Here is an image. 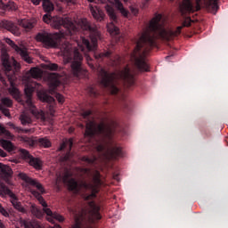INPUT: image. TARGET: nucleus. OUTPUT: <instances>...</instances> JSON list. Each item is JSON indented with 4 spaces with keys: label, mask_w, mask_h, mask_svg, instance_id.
<instances>
[{
    "label": "nucleus",
    "mask_w": 228,
    "mask_h": 228,
    "mask_svg": "<svg viewBox=\"0 0 228 228\" xmlns=\"http://www.w3.org/2000/svg\"><path fill=\"white\" fill-rule=\"evenodd\" d=\"M191 20H185L183 26L177 27L175 30H167L163 22V15L156 14L150 21L147 30L142 34L136 42L135 48L132 53L135 67L142 72H149V64L145 61L146 56L151 53L152 47H156V39L172 40L175 37H179L183 28H190Z\"/></svg>",
    "instance_id": "nucleus-1"
},
{
    "label": "nucleus",
    "mask_w": 228,
    "mask_h": 228,
    "mask_svg": "<svg viewBox=\"0 0 228 228\" xmlns=\"http://www.w3.org/2000/svg\"><path fill=\"white\" fill-rule=\"evenodd\" d=\"M92 115H94V112L91 110L82 112V117L86 120L85 134L88 138H94V136L102 138V142L95 147L97 152L102 154L105 159H118V158H122L124 156L122 147L113 141V135L117 133L118 123L107 118V122L109 123L102 121L101 124L97 125Z\"/></svg>",
    "instance_id": "nucleus-2"
},
{
    "label": "nucleus",
    "mask_w": 228,
    "mask_h": 228,
    "mask_svg": "<svg viewBox=\"0 0 228 228\" xmlns=\"http://www.w3.org/2000/svg\"><path fill=\"white\" fill-rule=\"evenodd\" d=\"M80 28L88 33L90 40L81 37L82 45L77 44V47L72 46L69 43H65L62 45L61 51L66 63H70V69L75 77H85L88 71L83 68V53L85 51H95L98 46V42L101 40V32L97 28V25L90 24L86 20H80ZM81 51V52H80Z\"/></svg>",
    "instance_id": "nucleus-3"
},
{
    "label": "nucleus",
    "mask_w": 228,
    "mask_h": 228,
    "mask_svg": "<svg viewBox=\"0 0 228 228\" xmlns=\"http://www.w3.org/2000/svg\"><path fill=\"white\" fill-rule=\"evenodd\" d=\"M103 183L101 179V173L99 171L94 172L93 175V183H86V182H81L77 183L76 179L71 178L69 180V188L71 190V191H75L76 193L79 192L81 188H84V190H86L87 191H90V193L84 194V200H90L88 202V206L90 208L89 210V222L90 224H94L95 220H101L102 218V216H101V206L97 205L94 199H97V194L99 191H101V186H102Z\"/></svg>",
    "instance_id": "nucleus-4"
},
{
    "label": "nucleus",
    "mask_w": 228,
    "mask_h": 228,
    "mask_svg": "<svg viewBox=\"0 0 228 228\" xmlns=\"http://www.w3.org/2000/svg\"><path fill=\"white\" fill-rule=\"evenodd\" d=\"M42 0H31V3L35 4V6H38ZM43 8L45 12H46V14L43 16L44 22H46V24H51L53 28H55V29H61V28H64L68 33V35H76L77 31H79V28H77V25L72 21V19L69 17H58V16H51L49 13L54 10V4L50 0H43Z\"/></svg>",
    "instance_id": "nucleus-5"
},
{
    "label": "nucleus",
    "mask_w": 228,
    "mask_h": 228,
    "mask_svg": "<svg viewBox=\"0 0 228 228\" xmlns=\"http://www.w3.org/2000/svg\"><path fill=\"white\" fill-rule=\"evenodd\" d=\"M32 195H35L37 198V200L43 206V210L37 208L36 206L31 207V213L36 216L37 218H43L44 214L47 215L49 216L47 218L48 222H51V224H54V220H57L58 222H64L65 217L63 216L58 214V213H53V210L51 208H47V203L45 202V200H44V197L40 195V192L37 191H32Z\"/></svg>",
    "instance_id": "nucleus-6"
},
{
    "label": "nucleus",
    "mask_w": 228,
    "mask_h": 228,
    "mask_svg": "<svg viewBox=\"0 0 228 228\" xmlns=\"http://www.w3.org/2000/svg\"><path fill=\"white\" fill-rule=\"evenodd\" d=\"M206 7L211 13L216 14L218 12V0H203ZM196 4H193L192 0H183L180 10L183 14L184 13H193L194 12H199L200 10V4H202V0H195Z\"/></svg>",
    "instance_id": "nucleus-7"
},
{
    "label": "nucleus",
    "mask_w": 228,
    "mask_h": 228,
    "mask_svg": "<svg viewBox=\"0 0 228 228\" xmlns=\"http://www.w3.org/2000/svg\"><path fill=\"white\" fill-rule=\"evenodd\" d=\"M98 77L101 86L107 88L112 95H117V94L120 92V89H118L117 84H115V75L113 73H109L104 69H101L98 73Z\"/></svg>",
    "instance_id": "nucleus-8"
},
{
    "label": "nucleus",
    "mask_w": 228,
    "mask_h": 228,
    "mask_svg": "<svg viewBox=\"0 0 228 228\" xmlns=\"http://www.w3.org/2000/svg\"><path fill=\"white\" fill-rule=\"evenodd\" d=\"M105 10L111 20L110 23L107 24V29L110 35L113 37L115 42H122V40H124V37H121L120 29L118 28V27H117V25H115V23L118 22V18L117 17L115 9L113 8V6L107 4L105 6Z\"/></svg>",
    "instance_id": "nucleus-9"
},
{
    "label": "nucleus",
    "mask_w": 228,
    "mask_h": 228,
    "mask_svg": "<svg viewBox=\"0 0 228 228\" xmlns=\"http://www.w3.org/2000/svg\"><path fill=\"white\" fill-rule=\"evenodd\" d=\"M36 40L41 42L45 49H56L60 45L61 37L58 33L51 34L43 31L37 34Z\"/></svg>",
    "instance_id": "nucleus-10"
},
{
    "label": "nucleus",
    "mask_w": 228,
    "mask_h": 228,
    "mask_svg": "<svg viewBox=\"0 0 228 228\" xmlns=\"http://www.w3.org/2000/svg\"><path fill=\"white\" fill-rule=\"evenodd\" d=\"M25 95L27 97V106H28V110L36 118H39L40 120L45 121V112L42 110L37 109V107L33 104V101L31 98L33 97V92H35V86L33 85L27 84L25 86Z\"/></svg>",
    "instance_id": "nucleus-11"
},
{
    "label": "nucleus",
    "mask_w": 228,
    "mask_h": 228,
    "mask_svg": "<svg viewBox=\"0 0 228 228\" xmlns=\"http://www.w3.org/2000/svg\"><path fill=\"white\" fill-rule=\"evenodd\" d=\"M3 67L5 70V76L11 85H13L15 79V69H19V62L12 59L10 61L8 58L3 60Z\"/></svg>",
    "instance_id": "nucleus-12"
},
{
    "label": "nucleus",
    "mask_w": 228,
    "mask_h": 228,
    "mask_svg": "<svg viewBox=\"0 0 228 228\" xmlns=\"http://www.w3.org/2000/svg\"><path fill=\"white\" fill-rule=\"evenodd\" d=\"M50 79V94L52 95H55V98L57 99L58 102L61 104H63L65 102V98H63V95H61L60 93H56V88L60 86V75L58 73H52L49 75Z\"/></svg>",
    "instance_id": "nucleus-13"
},
{
    "label": "nucleus",
    "mask_w": 228,
    "mask_h": 228,
    "mask_svg": "<svg viewBox=\"0 0 228 228\" xmlns=\"http://www.w3.org/2000/svg\"><path fill=\"white\" fill-rule=\"evenodd\" d=\"M0 195H8L11 197L12 204L14 208V209H17V211H20V213H26V208L22 207V204L17 200V196H15V193L10 190L4 183H0Z\"/></svg>",
    "instance_id": "nucleus-14"
},
{
    "label": "nucleus",
    "mask_w": 228,
    "mask_h": 228,
    "mask_svg": "<svg viewBox=\"0 0 228 228\" xmlns=\"http://www.w3.org/2000/svg\"><path fill=\"white\" fill-rule=\"evenodd\" d=\"M20 156L30 167H33L36 170H42V167L44 166V163L42 160L38 158L33 157L31 154H29V151L28 150L21 149L20 151Z\"/></svg>",
    "instance_id": "nucleus-15"
},
{
    "label": "nucleus",
    "mask_w": 228,
    "mask_h": 228,
    "mask_svg": "<svg viewBox=\"0 0 228 228\" xmlns=\"http://www.w3.org/2000/svg\"><path fill=\"white\" fill-rule=\"evenodd\" d=\"M118 77L123 81L126 88H131L134 86V75L131 72V69L128 67L124 68L118 73Z\"/></svg>",
    "instance_id": "nucleus-16"
},
{
    "label": "nucleus",
    "mask_w": 228,
    "mask_h": 228,
    "mask_svg": "<svg viewBox=\"0 0 228 228\" xmlns=\"http://www.w3.org/2000/svg\"><path fill=\"white\" fill-rule=\"evenodd\" d=\"M6 44L11 45L14 49V51L17 52L18 54L26 61L27 63H33L31 61V57H29V54L28 53V49L26 47L19 46L13 42L12 39L7 38L6 39Z\"/></svg>",
    "instance_id": "nucleus-17"
},
{
    "label": "nucleus",
    "mask_w": 228,
    "mask_h": 228,
    "mask_svg": "<svg viewBox=\"0 0 228 228\" xmlns=\"http://www.w3.org/2000/svg\"><path fill=\"white\" fill-rule=\"evenodd\" d=\"M73 145H74V139L72 138H69V140L66 139L61 143V146L59 148L60 151H65V149H67V146H69V150L66 152V154L61 158L63 163L70 162V159H72V153L70 151H72Z\"/></svg>",
    "instance_id": "nucleus-18"
},
{
    "label": "nucleus",
    "mask_w": 228,
    "mask_h": 228,
    "mask_svg": "<svg viewBox=\"0 0 228 228\" xmlns=\"http://www.w3.org/2000/svg\"><path fill=\"white\" fill-rule=\"evenodd\" d=\"M94 59L97 60V61H102V60H104V58H110L114 65H120V63H122V58L119 55H116L113 58H111V51L108 50V51H104V52H101V53H94Z\"/></svg>",
    "instance_id": "nucleus-19"
},
{
    "label": "nucleus",
    "mask_w": 228,
    "mask_h": 228,
    "mask_svg": "<svg viewBox=\"0 0 228 228\" xmlns=\"http://www.w3.org/2000/svg\"><path fill=\"white\" fill-rule=\"evenodd\" d=\"M19 177L27 184H29L30 186H35V188H37L40 193H45L44 186H42L40 183H38V181L28 176L25 173H20Z\"/></svg>",
    "instance_id": "nucleus-20"
},
{
    "label": "nucleus",
    "mask_w": 228,
    "mask_h": 228,
    "mask_svg": "<svg viewBox=\"0 0 228 228\" xmlns=\"http://www.w3.org/2000/svg\"><path fill=\"white\" fill-rule=\"evenodd\" d=\"M0 28H4V29H7V31H10L12 35H15V37L20 36V30L19 29V26H17L15 23L8 20H4L0 23Z\"/></svg>",
    "instance_id": "nucleus-21"
},
{
    "label": "nucleus",
    "mask_w": 228,
    "mask_h": 228,
    "mask_svg": "<svg viewBox=\"0 0 228 228\" xmlns=\"http://www.w3.org/2000/svg\"><path fill=\"white\" fill-rule=\"evenodd\" d=\"M12 175L13 171L12 170V167H10V166L0 163V176L2 177V179H10Z\"/></svg>",
    "instance_id": "nucleus-22"
},
{
    "label": "nucleus",
    "mask_w": 228,
    "mask_h": 228,
    "mask_svg": "<svg viewBox=\"0 0 228 228\" xmlns=\"http://www.w3.org/2000/svg\"><path fill=\"white\" fill-rule=\"evenodd\" d=\"M35 20H21L20 21V26H21V28H24V29H26V31H31V29H33L35 28Z\"/></svg>",
    "instance_id": "nucleus-23"
},
{
    "label": "nucleus",
    "mask_w": 228,
    "mask_h": 228,
    "mask_svg": "<svg viewBox=\"0 0 228 228\" xmlns=\"http://www.w3.org/2000/svg\"><path fill=\"white\" fill-rule=\"evenodd\" d=\"M111 3L116 6V8H118V10H119L123 17H127V15H129V11L124 8V4L120 0H112Z\"/></svg>",
    "instance_id": "nucleus-24"
},
{
    "label": "nucleus",
    "mask_w": 228,
    "mask_h": 228,
    "mask_svg": "<svg viewBox=\"0 0 228 228\" xmlns=\"http://www.w3.org/2000/svg\"><path fill=\"white\" fill-rule=\"evenodd\" d=\"M0 143L3 149H4V151H7V152H13V151H15V146L11 141L2 139L0 140Z\"/></svg>",
    "instance_id": "nucleus-25"
},
{
    "label": "nucleus",
    "mask_w": 228,
    "mask_h": 228,
    "mask_svg": "<svg viewBox=\"0 0 228 228\" xmlns=\"http://www.w3.org/2000/svg\"><path fill=\"white\" fill-rule=\"evenodd\" d=\"M89 10L94 17V19H95L96 20H102V16H101V14H99V12L97 11V7L93 4L89 5Z\"/></svg>",
    "instance_id": "nucleus-26"
},
{
    "label": "nucleus",
    "mask_w": 228,
    "mask_h": 228,
    "mask_svg": "<svg viewBox=\"0 0 228 228\" xmlns=\"http://www.w3.org/2000/svg\"><path fill=\"white\" fill-rule=\"evenodd\" d=\"M37 143H39L41 147H45V149H48V147H51V141L47 139V137H42L37 139Z\"/></svg>",
    "instance_id": "nucleus-27"
},
{
    "label": "nucleus",
    "mask_w": 228,
    "mask_h": 228,
    "mask_svg": "<svg viewBox=\"0 0 228 228\" xmlns=\"http://www.w3.org/2000/svg\"><path fill=\"white\" fill-rule=\"evenodd\" d=\"M39 98L43 102H54V97L47 94V93H42Z\"/></svg>",
    "instance_id": "nucleus-28"
},
{
    "label": "nucleus",
    "mask_w": 228,
    "mask_h": 228,
    "mask_svg": "<svg viewBox=\"0 0 228 228\" xmlns=\"http://www.w3.org/2000/svg\"><path fill=\"white\" fill-rule=\"evenodd\" d=\"M20 120L22 126H28V124H31V118L24 113L20 116Z\"/></svg>",
    "instance_id": "nucleus-29"
},
{
    "label": "nucleus",
    "mask_w": 228,
    "mask_h": 228,
    "mask_svg": "<svg viewBox=\"0 0 228 228\" xmlns=\"http://www.w3.org/2000/svg\"><path fill=\"white\" fill-rule=\"evenodd\" d=\"M30 76H32L34 79H38V77H42V72H40L38 68H32L30 69Z\"/></svg>",
    "instance_id": "nucleus-30"
},
{
    "label": "nucleus",
    "mask_w": 228,
    "mask_h": 228,
    "mask_svg": "<svg viewBox=\"0 0 228 228\" xmlns=\"http://www.w3.org/2000/svg\"><path fill=\"white\" fill-rule=\"evenodd\" d=\"M87 94H89L91 97H97V95H99V91L95 89L94 86H90L87 87Z\"/></svg>",
    "instance_id": "nucleus-31"
},
{
    "label": "nucleus",
    "mask_w": 228,
    "mask_h": 228,
    "mask_svg": "<svg viewBox=\"0 0 228 228\" xmlns=\"http://www.w3.org/2000/svg\"><path fill=\"white\" fill-rule=\"evenodd\" d=\"M4 10H11L13 12V10H17V5L15 4V2L9 1L4 6Z\"/></svg>",
    "instance_id": "nucleus-32"
},
{
    "label": "nucleus",
    "mask_w": 228,
    "mask_h": 228,
    "mask_svg": "<svg viewBox=\"0 0 228 228\" xmlns=\"http://www.w3.org/2000/svg\"><path fill=\"white\" fill-rule=\"evenodd\" d=\"M2 134H4V136H6V138H13V134H12L9 131L4 129V127L0 125V136H2Z\"/></svg>",
    "instance_id": "nucleus-33"
},
{
    "label": "nucleus",
    "mask_w": 228,
    "mask_h": 228,
    "mask_svg": "<svg viewBox=\"0 0 228 228\" xmlns=\"http://www.w3.org/2000/svg\"><path fill=\"white\" fill-rule=\"evenodd\" d=\"M82 161L88 163L89 165H94L97 161V157L93 156V158H88L86 156L82 157Z\"/></svg>",
    "instance_id": "nucleus-34"
},
{
    "label": "nucleus",
    "mask_w": 228,
    "mask_h": 228,
    "mask_svg": "<svg viewBox=\"0 0 228 228\" xmlns=\"http://www.w3.org/2000/svg\"><path fill=\"white\" fill-rule=\"evenodd\" d=\"M0 110L5 117H10V110H8L3 104H0Z\"/></svg>",
    "instance_id": "nucleus-35"
},
{
    "label": "nucleus",
    "mask_w": 228,
    "mask_h": 228,
    "mask_svg": "<svg viewBox=\"0 0 228 228\" xmlns=\"http://www.w3.org/2000/svg\"><path fill=\"white\" fill-rule=\"evenodd\" d=\"M0 213L1 215H3V216H5V217L10 216V214L8 213V211L1 204H0Z\"/></svg>",
    "instance_id": "nucleus-36"
},
{
    "label": "nucleus",
    "mask_w": 228,
    "mask_h": 228,
    "mask_svg": "<svg viewBox=\"0 0 228 228\" xmlns=\"http://www.w3.org/2000/svg\"><path fill=\"white\" fill-rule=\"evenodd\" d=\"M86 61H87V64L89 65L90 68L95 69V66H94V60L92 59V57L87 56L86 57Z\"/></svg>",
    "instance_id": "nucleus-37"
},
{
    "label": "nucleus",
    "mask_w": 228,
    "mask_h": 228,
    "mask_svg": "<svg viewBox=\"0 0 228 228\" xmlns=\"http://www.w3.org/2000/svg\"><path fill=\"white\" fill-rule=\"evenodd\" d=\"M47 69L49 70H58V64H56V63H50V64H48Z\"/></svg>",
    "instance_id": "nucleus-38"
},
{
    "label": "nucleus",
    "mask_w": 228,
    "mask_h": 228,
    "mask_svg": "<svg viewBox=\"0 0 228 228\" xmlns=\"http://www.w3.org/2000/svg\"><path fill=\"white\" fill-rule=\"evenodd\" d=\"M0 81L4 86H8V84H6V78L0 73Z\"/></svg>",
    "instance_id": "nucleus-39"
},
{
    "label": "nucleus",
    "mask_w": 228,
    "mask_h": 228,
    "mask_svg": "<svg viewBox=\"0 0 228 228\" xmlns=\"http://www.w3.org/2000/svg\"><path fill=\"white\" fill-rule=\"evenodd\" d=\"M24 227L25 228H35V224H33V223H31V222L24 223Z\"/></svg>",
    "instance_id": "nucleus-40"
},
{
    "label": "nucleus",
    "mask_w": 228,
    "mask_h": 228,
    "mask_svg": "<svg viewBox=\"0 0 228 228\" xmlns=\"http://www.w3.org/2000/svg\"><path fill=\"white\" fill-rule=\"evenodd\" d=\"M61 3H66L68 6H70V4H74V0H60Z\"/></svg>",
    "instance_id": "nucleus-41"
},
{
    "label": "nucleus",
    "mask_w": 228,
    "mask_h": 228,
    "mask_svg": "<svg viewBox=\"0 0 228 228\" xmlns=\"http://www.w3.org/2000/svg\"><path fill=\"white\" fill-rule=\"evenodd\" d=\"M0 156L1 158H6L8 154L3 149H0Z\"/></svg>",
    "instance_id": "nucleus-42"
},
{
    "label": "nucleus",
    "mask_w": 228,
    "mask_h": 228,
    "mask_svg": "<svg viewBox=\"0 0 228 228\" xmlns=\"http://www.w3.org/2000/svg\"><path fill=\"white\" fill-rule=\"evenodd\" d=\"M11 127H13V129H17L18 131H22V129H20V127H16L15 125H13L12 123L10 124Z\"/></svg>",
    "instance_id": "nucleus-43"
},
{
    "label": "nucleus",
    "mask_w": 228,
    "mask_h": 228,
    "mask_svg": "<svg viewBox=\"0 0 228 228\" xmlns=\"http://www.w3.org/2000/svg\"><path fill=\"white\" fill-rule=\"evenodd\" d=\"M82 172H84V174H88V172H90V168H82Z\"/></svg>",
    "instance_id": "nucleus-44"
},
{
    "label": "nucleus",
    "mask_w": 228,
    "mask_h": 228,
    "mask_svg": "<svg viewBox=\"0 0 228 228\" xmlns=\"http://www.w3.org/2000/svg\"><path fill=\"white\" fill-rule=\"evenodd\" d=\"M67 179H69V173H67V174L65 175L64 178H63L64 183H65V181H67Z\"/></svg>",
    "instance_id": "nucleus-45"
},
{
    "label": "nucleus",
    "mask_w": 228,
    "mask_h": 228,
    "mask_svg": "<svg viewBox=\"0 0 228 228\" xmlns=\"http://www.w3.org/2000/svg\"><path fill=\"white\" fill-rule=\"evenodd\" d=\"M52 228H61L60 224H54Z\"/></svg>",
    "instance_id": "nucleus-46"
},
{
    "label": "nucleus",
    "mask_w": 228,
    "mask_h": 228,
    "mask_svg": "<svg viewBox=\"0 0 228 228\" xmlns=\"http://www.w3.org/2000/svg\"><path fill=\"white\" fill-rule=\"evenodd\" d=\"M24 140L25 142H31V139H29L28 137H25Z\"/></svg>",
    "instance_id": "nucleus-47"
},
{
    "label": "nucleus",
    "mask_w": 228,
    "mask_h": 228,
    "mask_svg": "<svg viewBox=\"0 0 228 228\" xmlns=\"http://www.w3.org/2000/svg\"><path fill=\"white\" fill-rule=\"evenodd\" d=\"M22 131H24L25 133H30L31 129H25V130H22Z\"/></svg>",
    "instance_id": "nucleus-48"
},
{
    "label": "nucleus",
    "mask_w": 228,
    "mask_h": 228,
    "mask_svg": "<svg viewBox=\"0 0 228 228\" xmlns=\"http://www.w3.org/2000/svg\"><path fill=\"white\" fill-rule=\"evenodd\" d=\"M88 3H95V0H87Z\"/></svg>",
    "instance_id": "nucleus-49"
},
{
    "label": "nucleus",
    "mask_w": 228,
    "mask_h": 228,
    "mask_svg": "<svg viewBox=\"0 0 228 228\" xmlns=\"http://www.w3.org/2000/svg\"><path fill=\"white\" fill-rule=\"evenodd\" d=\"M114 179H118V175H114Z\"/></svg>",
    "instance_id": "nucleus-50"
},
{
    "label": "nucleus",
    "mask_w": 228,
    "mask_h": 228,
    "mask_svg": "<svg viewBox=\"0 0 228 228\" xmlns=\"http://www.w3.org/2000/svg\"><path fill=\"white\" fill-rule=\"evenodd\" d=\"M1 3H3V0H0V4H1Z\"/></svg>",
    "instance_id": "nucleus-51"
}]
</instances>
